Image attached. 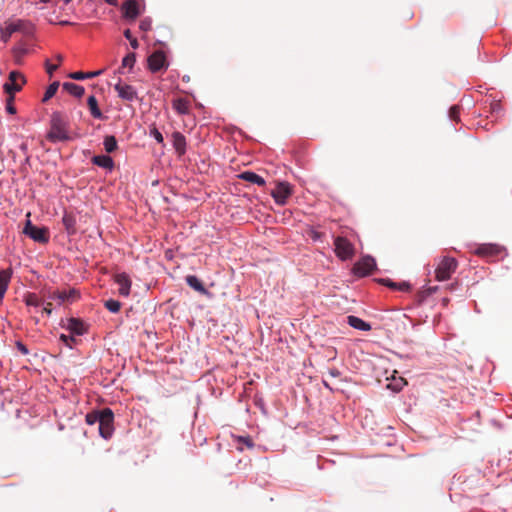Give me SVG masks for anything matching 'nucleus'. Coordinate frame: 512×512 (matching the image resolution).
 <instances>
[{"label": "nucleus", "mask_w": 512, "mask_h": 512, "mask_svg": "<svg viewBox=\"0 0 512 512\" xmlns=\"http://www.w3.org/2000/svg\"><path fill=\"white\" fill-rule=\"evenodd\" d=\"M46 137L53 143L65 142L71 139L69 135V122L60 112H54L51 115L50 130Z\"/></svg>", "instance_id": "1"}, {"label": "nucleus", "mask_w": 512, "mask_h": 512, "mask_svg": "<svg viewBox=\"0 0 512 512\" xmlns=\"http://www.w3.org/2000/svg\"><path fill=\"white\" fill-rule=\"evenodd\" d=\"M334 252L340 260L347 261L355 256L356 249L346 237L337 236L334 238Z\"/></svg>", "instance_id": "2"}, {"label": "nucleus", "mask_w": 512, "mask_h": 512, "mask_svg": "<svg viewBox=\"0 0 512 512\" xmlns=\"http://www.w3.org/2000/svg\"><path fill=\"white\" fill-rule=\"evenodd\" d=\"M458 262L453 257L445 256L439 262L435 270V278L438 281H445L451 278L452 274L456 271Z\"/></svg>", "instance_id": "3"}, {"label": "nucleus", "mask_w": 512, "mask_h": 512, "mask_svg": "<svg viewBox=\"0 0 512 512\" xmlns=\"http://www.w3.org/2000/svg\"><path fill=\"white\" fill-rule=\"evenodd\" d=\"M23 233L31 238L33 241L45 244L49 241V229L47 227H38L32 224L28 219L26 221Z\"/></svg>", "instance_id": "4"}, {"label": "nucleus", "mask_w": 512, "mask_h": 512, "mask_svg": "<svg viewBox=\"0 0 512 512\" xmlns=\"http://www.w3.org/2000/svg\"><path fill=\"white\" fill-rule=\"evenodd\" d=\"M114 414L110 408L101 410V418L99 420V433L104 439H109L114 432Z\"/></svg>", "instance_id": "5"}, {"label": "nucleus", "mask_w": 512, "mask_h": 512, "mask_svg": "<svg viewBox=\"0 0 512 512\" xmlns=\"http://www.w3.org/2000/svg\"><path fill=\"white\" fill-rule=\"evenodd\" d=\"M292 193L293 186L290 183L279 181L270 194L278 205H285Z\"/></svg>", "instance_id": "6"}, {"label": "nucleus", "mask_w": 512, "mask_h": 512, "mask_svg": "<svg viewBox=\"0 0 512 512\" xmlns=\"http://www.w3.org/2000/svg\"><path fill=\"white\" fill-rule=\"evenodd\" d=\"M26 83L25 76L18 71H11L8 76V81L4 83L3 89L8 95H15L22 89Z\"/></svg>", "instance_id": "7"}, {"label": "nucleus", "mask_w": 512, "mask_h": 512, "mask_svg": "<svg viewBox=\"0 0 512 512\" xmlns=\"http://www.w3.org/2000/svg\"><path fill=\"white\" fill-rule=\"evenodd\" d=\"M376 268V262L371 256H364L359 261H357L353 268L352 272L354 275L358 277H365L372 273V271Z\"/></svg>", "instance_id": "8"}, {"label": "nucleus", "mask_w": 512, "mask_h": 512, "mask_svg": "<svg viewBox=\"0 0 512 512\" xmlns=\"http://www.w3.org/2000/svg\"><path fill=\"white\" fill-rule=\"evenodd\" d=\"M504 250V247L498 244L486 243L479 245L475 250V254L484 258H493L500 255Z\"/></svg>", "instance_id": "9"}, {"label": "nucleus", "mask_w": 512, "mask_h": 512, "mask_svg": "<svg viewBox=\"0 0 512 512\" xmlns=\"http://www.w3.org/2000/svg\"><path fill=\"white\" fill-rule=\"evenodd\" d=\"M167 66L163 51H155L148 57V67L152 72H158Z\"/></svg>", "instance_id": "10"}, {"label": "nucleus", "mask_w": 512, "mask_h": 512, "mask_svg": "<svg viewBox=\"0 0 512 512\" xmlns=\"http://www.w3.org/2000/svg\"><path fill=\"white\" fill-rule=\"evenodd\" d=\"M123 18L135 20L140 14L141 10L136 0H127L122 4Z\"/></svg>", "instance_id": "11"}, {"label": "nucleus", "mask_w": 512, "mask_h": 512, "mask_svg": "<svg viewBox=\"0 0 512 512\" xmlns=\"http://www.w3.org/2000/svg\"><path fill=\"white\" fill-rule=\"evenodd\" d=\"M114 89L123 100L133 101L137 98L136 90L131 85L123 84L121 81L114 86Z\"/></svg>", "instance_id": "12"}, {"label": "nucleus", "mask_w": 512, "mask_h": 512, "mask_svg": "<svg viewBox=\"0 0 512 512\" xmlns=\"http://www.w3.org/2000/svg\"><path fill=\"white\" fill-rule=\"evenodd\" d=\"M24 24L25 23L22 20L6 23L5 28L1 30V39L4 42H7L13 33L23 29Z\"/></svg>", "instance_id": "13"}, {"label": "nucleus", "mask_w": 512, "mask_h": 512, "mask_svg": "<svg viewBox=\"0 0 512 512\" xmlns=\"http://www.w3.org/2000/svg\"><path fill=\"white\" fill-rule=\"evenodd\" d=\"M115 282L119 285V294L127 297L130 294L131 281L127 274L119 273L115 275Z\"/></svg>", "instance_id": "14"}, {"label": "nucleus", "mask_w": 512, "mask_h": 512, "mask_svg": "<svg viewBox=\"0 0 512 512\" xmlns=\"http://www.w3.org/2000/svg\"><path fill=\"white\" fill-rule=\"evenodd\" d=\"M172 144L179 156L186 153V138L182 133L176 131L172 134Z\"/></svg>", "instance_id": "15"}, {"label": "nucleus", "mask_w": 512, "mask_h": 512, "mask_svg": "<svg viewBox=\"0 0 512 512\" xmlns=\"http://www.w3.org/2000/svg\"><path fill=\"white\" fill-rule=\"evenodd\" d=\"M92 163L107 170H112L114 167V161L108 155H96L92 158Z\"/></svg>", "instance_id": "16"}, {"label": "nucleus", "mask_w": 512, "mask_h": 512, "mask_svg": "<svg viewBox=\"0 0 512 512\" xmlns=\"http://www.w3.org/2000/svg\"><path fill=\"white\" fill-rule=\"evenodd\" d=\"M347 323L351 327L361 331H369L371 329V325L369 323L353 315L347 317Z\"/></svg>", "instance_id": "17"}, {"label": "nucleus", "mask_w": 512, "mask_h": 512, "mask_svg": "<svg viewBox=\"0 0 512 512\" xmlns=\"http://www.w3.org/2000/svg\"><path fill=\"white\" fill-rule=\"evenodd\" d=\"M67 329L77 335H82L86 331L84 323L77 318H70L68 320Z\"/></svg>", "instance_id": "18"}, {"label": "nucleus", "mask_w": 512, "mask_h": 512, "mask_svg": "<svg viewBox=\"0 0 512 512\" xmlns=\"http://www.w3.org/2000/svg\"><path fill=\"white\" fill-rule=\"evenodd\" d=\"M62 223L68 234L73 235L76 233V218L74 215L65 213L62 217Z\"/></svg>", "instance_id": "19"}, {"label": "nucleus", "mask_w": 512, "mask_h": 512, "mask_svg": "<svg viewBox=\"0 0 512 512\" xmlns=\"http://www.w3.org/2000/svg\"><path fill=\"white\" fill-rule=\"evenodd\" d=\"M12 276L11 269L0 271V295H5Z\"/></svg>", "instance_id": "20"}, {"label": "nucleus", "mask_w": 512, "mask_h": 512, "mask_svg": "<svg viewBox=\"0 0 512 512\" xmlns=\"http://www.w3.org/2000/svg\"><path fill=\"white\" fill-rule=\"evenodd\" d=\"M63 89L66 90L69 94L75 97H82L84 95L85 89L83 86L77 85L72 82H65L62 85Z\"/></svg>", "instance_id": "21"}, {"label": "nucleus", "mask_w": 512, "mask_h": 512, "mask_svg": "<svg viewBox=\"0 0 512 512\" xmlns=\"http://www.w3.org/2000/svg\"><path fill=\"white\" fill-rule=\"evenodd\" d=\"M239 177L245 181L250 182V183L257 184L258 186L265 185L264 178L254 172H251V171H245V172L241 173Z\"/></svg>", "instance_id": "22"}, {"label": "nucleus", "mask_w": 512, "mask_h": 512, "mask_svg": "<svg viewBox=\"0 0 512 512\" xmlns=\"http://www.w3.org/2000/svg\"><path fill=\"white\" fill-rule=\"evenodd\" d=\"M173 108L179 114H188L190 110V102L186 98H177L173 101Z\"/></svg>", "instance_id": "23"}, {"label": "nucleus", "mask_w": 512, "mask_h": 512, "mask_svg": "<svg viewBox=\"0 0 512 512\" xmlns=\"http://www.w3.org/2000/svg\"><path fill=\"white\" fill-rule=\"evenodd\" d=\"M87 105L89 107L91 115L96 119H102L103 114L98 107V101L95 96L91 95L87 100Z\"/></svg>", "instance_id": "24"}, {"label": "nucleus", "mask_w": 512, "mask_h": 512, "mask_svg": "<svg viewBox=\"0 0 512 512\" xmlns=\"http://www.w3.org/2000/svg\"><path fill=\"white\" fill-rule=\"evenodd\" d=\"M186 282L194 290H196V291H198L200 293H205L206 292V289H205L204 285L202 284V282L196 276L188 275L186 277Z\"/></svg>", "instance_id": "25"}, {"label": "nucleus", "mask_w": 512, "mask_h": 512, "mask_svg": "<svg viewBox=\"0 0 512 512\" xmlns=\"http://www.w3.org/2000/svg\"><path fill=\"white\" fill-rule=\"evenodd\" d=\"M101 73H102V70L87 72V73L79 71V72L70 73L69 77L74 80H83L86 78L96 77V76L100 75Z\"/></svg>", "instance_id": "26"}, {"label": "nucleus", "mask_w": 512, "mask_h": 512, "mask_svg": "<svg viewBox=\"0 0 512 512\" xmlns=\"http://www.w3.org/2000/svg\"><path fill=\"white\" fill-rule=\"evenodd\" d=\"M48 299H50L52 301H56L59 305L65 303V302H69L68 296L66 295V291H59V290L54 291L49 294Z\"/></svg>", "instance_id": "27"}, {"label": "nucleus", "mask_w": 512, "mask_h": 512, "mask_svg": "<svg viewBox=\"0 0 512 512\" xmlns=\"http://www.w3.org/2000/svg\"><path fill=\"white\" fill-rule=\"evenodd\" d=\"M104 148H105V151L107 153H112L114 152L118 145H117V140L114 136L112 135H108L104 138Z\"/></svg>", "instance_id": "28"}, {"label": "nucleus", "mask_w": 512, "mask_h": 512, "mask_svg": "<svg viewBox=\"0 0 512 512\" xmlns=\"http://www.w3.org/2000/svg\"><path fill=\"white\" fill-rule=\"evenodd\" d=\"M29 53V50L28 48L24 47V46H19V47H16L14 48L13 50V55H14V60L17 64H22V61H23V58L25 57V55H27Z\"/></svg>", "instance_id": "29"}, {"label": "nucleus", "mask_w": 512, "mask_h": 512, "mask_svg": "<svg viewBox=\"0 0 512 512\" xmlns=\"http://www.w3.org/2000/svg\"><path fill=\"white\" fill-rule=\"evenodd\" d=\"M136 61V55L135 53H128L122 60V65L119 69V72L122 73V69L128 67L129 69H132Z\"/></svg>", "instance_id": "30"}, {"label": "nucleus", "mask_w": 512, "mask_h": 512, "mask_svg": "<svg viewBox=\"0 0 512 512\" xmlns=\"http://www.w3.org/2000/svg\"><path fill=\"white\" fill-rule=\"evenodd\" d=\"M58 88H59V82L55 81V82L51 83L48 86V88L46 89V92L44 94L42 101L47 102L50 98H52L56 94Z\"/></svg>", "instance_id": "31"}, {"label": "nucleus", "mask_w": 512, "mask_h": 512, "mask_svg": "<svg viewBox=\"0 0 512 512\" xmlns=\"http://www.w3.org/2000/svg\"><path fill=\"white\" fill-rule=\"evenodd\" d=\"M25 302L28 306H34L39 307L42 304H44L43 301H41L38 296L34 293H30L26 296Z\"/></svg>", "instance_id": "32"}, {"label": "nucleus", "mask_w": 512, "mask_h": 512, "mask_svg": "<svg viewBox=\"0 0 512 512\" xmlns=\"http://www.w3.org/2000/svg\"><path fill=\"white\" fill-rule=\"evenodd\" d=\"M104 306L112 313L120 311L121 303L118 300L109 299L105 301Z\"/></svg>", "instance_id": "33"}, {"label": "nucleus", "mask_w": 512, "mask_h": 512, "mask_svg": "<svg viewBox=\"0 0 512 512\" xmlns=\"http://www.w3.org/2000/svg\"><path fill=\"white\" fill-rule=\"evenodd\" d=\"M100 418H101V410L88 413L85 417V420H86L87 424L94 425L95 423L99 422Z\"/></svg>", "instance_id": "34"}, {"label": "nucleus", "mask_w": 512, "mask_h": 512, "mask_svg": "<svg viewBox=\"0 0 512 512\" xmlns=\"http://www.w3.org/2000/svg\"><path fill=\"white\" fill-rule=\"evenodd\" d=\"M236 439L239 444H243L249 449L254 447V442L250 436H238Z\"/></svg>", "instance_id": "35"}, {"label": "nucleus", "mask_w": 512, "mask_h": 512, "mask_svg": "<svg viewBox=\"0 0 512 512\" xmlns=\"http://www.w3.org/2000/svg\"><path fill=\"white\" fill-rule=\"evenodd\" d=\"M461 107L458 105H454L449 110V117L451 120L458 122L460 115Z\"/></svg>", "instance_id": "36"}, {"label": "nucleus", "mask_w": 512, "mask_h": 512, "mask_svg": "<svg viewBox=\"0 0 512 512\" xmlns=\"http://www.w3.org/2000/svg\"><path fill=\"white\" fill-rule=\"evenodd\" d=\"M124 37H125L127 40H129L130 45H131V47H132L133 49H137V48H138V46H139L138 41H137V39H136V38H134V37L132 36V33H131V31H130L129 29H126V30L124 31Z\"/></svg>", "instance_id": "37"}, {"label": "nucleus", "mask_w": 512, "mask_h": 512, "mask_svg": "<svg viewBox=\"0 0 512 512\" xmlns=\"http://www.w3.org/2000/svg\"><path fill=\"white\" fill-rule=\"evenodd\" d=\"M6 111L9 114H15L16 108L14 106V95H8V98L6 100Z\"/></svg>", "instance_id": "38"}, {"label": "nucleus", "mask_w": 512, "mask_h": 512, "mask_svg": "<svg viewBox=\"0 0 512 512\" xmlns=\"http://www.w3.org/2000/svg\"><path fill=\"white\" fill-rule=\"evenodd\" d=\"M152 26V20L151 18L147 17L140 21L139 28L143 32H147L151 29Z\"/></svg>", "instance_id": "39"}, {"label": "nucleus", "mask_w": 512, "mask_h": 512, "mask_svg": "<svg viewBox=\"0 0 512 512\" xmlns=\"http://www.w3.org/2000/svg\"><path fill=\"white\" fill-rule=\"evenodd\" d=\"M150 135L160 144H162L164 142V138L162 136V134L160 133V131L156 128V127H153L152 129H150Z\"/></svg>", "instance_id": "40"}, {"label": "nucleus", "mask_w": 512, "mask_h": 512, "mask_svg": "<svg viewBox=\"0 0 512 512\" xmlns=\"http://www.w3.org/2000/svg\"><path fill=\"white\" fill-rule=\"evenodd\" d=\"M60 340L69 348H72L73 343H75V338L70 335L61 334Z\"/></svg>", "instance_id": "41"}, {"label": "nucleus", "mask_w": 512, "mask_h": 512, "mask_svg": "<svg viewBox=\"0 0 512 512\" xmlns=\"http://www.w3.org/2000/svg\"><path fill=\"white\" fill-rule=\"evenodd\" d=\"M45 67H46V71L47 73L52 76L53 73L58 69L59 65L58 64H51L49 62V60H46L45 61Z\"/></svg>", "instance_id": "42"}, {"label": "nucleus", "mask_w": 512, "mask_h": 512, "mask_svg": "<svg viewBox=\"0 0 512 512\" xmlns=\"http://www.w3.org/2000/svg\"><path fill=\"white\" fill-rule=\"evenodd\" d=\"M405 384H407L406 380L400 378L398 382L395 384H389L388 387H392L394 391H400Z\"/></svg>", "instance_id": "43"}, {"label": "nucleus", "mask_w": 512, "mask_h": 512, "mask_svg": "<svg viewBox=\"0 0 512 512\" xmlns=\"http://www.w3.org/2000/svg\"><path fill=\"white\" fill-rule=\"evenodd\" d=\"M66 295L68 296V301L73 302L79 297V292L75 289H70L69 291H66Z\"/></svg>", "instance_id": "44"}, {"label": "nucleus", "mask_w": 512, "mask_h": 512, "mask_svg": "<svg viewBox=\"0 0 512 512\" xmlns=\"http://www.w3.org/2000/svg\"><path fill=\"white\" fill-rule=\"evenodd\" d=\"M379 282L385 286H388L392 289H396L397 283L392 282L390 279H379Z\"/></svg>", "instance_id": "45"}, {"label": "nucleus", "mask_w": 512, "mask_h": 512, "mask_svg": "<svg viewBox=\"0 0 512 512\" xmlns=\"http://www.w3.org/2000/svg\"><path fill=\"white\" fill-rule=\"evenodd\" d=\"M411 288L410 284L407 282L397 283L396 289L400 291H409Z\"/></svg>", "instance_id": "46"}, {"label": "nucleus", "mask_w": 512, "mask_h": 512, "mask_svg": "<svg viewBox=\"0 0 512 512\" xmlns=\"http://www.w3.org/2000/svg\"><path fill=\"white\" fill-rule=\"evenodd\" d=\"M41 306H43V312L46 313L47 315H50L52 313V302L49 301V302H44V304H42Z\"/></svg>", "instance_id": "47"}, {"label": "nucleus", "mask_w": 512, "mask_h": 512, "mask_svg": "<svg viewBox=\"0 0 512 512\" xmlns=\"http://www.w3.org/2000/svg\"><path fill=\"white\" fill-rule=\"evenodd\" d=\"M322 235H323V234H322L321 232H318V231H316V230H311V231L309 232V236H310L313 240H315V241L320 240V239H321V237H322Z\"/></svg>", "instance_id": "48"}, {"label": "nucleus", "mask_w": 512, "mask_h": 512, "mask_svg": "<svg viewBox=\"0 0 512 512\" xmlns=\"http://www.w3.org/2000/svg\"><path fill=\"white\" fill-rule=\"evenodd\" d=\"M17 347H18L19 351H20L22 354H24V355L28 354V349H27V348H26V346H25L24 344H22L21 342H18V343H17Z\"/></svg>", "instance_id": "49"}, {"label": "nucleus", "mask_w": 512, "mask_h": 512, "mask_svg": "<svg viewBox=\"0 0 512 512\" xmlns=\"http://www.w3.org/2000/svg\"><path fill=\"white\" fill-rule=\"evenodd\" d=\"M104 1L111 6H117V4H118L117 0H104Z\"/></svg>", "instance_id": "50"}, {"label": "nucleus", "mask_w": 512, "mask_h": 512, "mask_svg": "<svg viewBox=\"0 0 512 512\" xmlns=\"http://www.w3.org/2000/svg\"><path fill=\"white\" fill-rule=\"evenodd\" d=\"M55 58H56V60H57V62H58V65H59V64L63 61V59H64V58H63V56H62L61 54H57V55L55 56Z\"/></svg>", "instance_id": "51"}, {"label": "nucleus", "mask_w": 512, "mask_h": 512, "mask_svg": "<svg viewBox=\"0 0 512 512\" xmlns=\"http://www.w3.org/2000/svg\"><path fill=\"white\" fill-rule=\"evenodd\" d=\"M61 25H68V24H71L69 21H61L60 22Z\"/></svg>", "instance_id": "52"}, {"label": "nucleus", "mask_w": 512, "mask_h": 512, "mask_svg": "<svg viewBox=\"0 0 512 512\" xmlns=\"http://www.w3.org/2000/svg\"><path fill=\"white\" fill-rule=\"evenodd\" d=\"M331 374H332L333 376H337L339 373H338V371H331Z\"/></svg>", "instance_id": "53"}, {"label": "nucleus", "mask_w": 512, "mask_h": 512, "mask_svg": "<svg viewBox=\"0 0 512 512\" xmlns=\"http://www.w3.org/2000/svg\"><path fill=\"white\" fill-rule=\"evenodd\" d=\"M3 298H4V296H3V295H0V304H1V303H2V301H3Z\"/></svg>", "instance_id": "54"}, {"label": "nucleus", "mask_w": 512, "mask_h": 512, "mask_svg": "<svg viewBox=\"0 0 512 512\" xmlns=\"http://www.w3.org/2000/svg\"><path fill=\"white\" fill-rule=\"evenodd\" d=\"M40 1H41V2H43V3H47V2H49L50 0H40Z\"/></svg>", "instance_id": "55"}]
</instances>
